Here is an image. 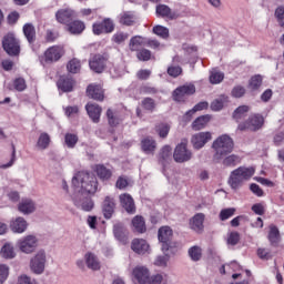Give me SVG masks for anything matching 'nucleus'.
Segmentation results:
<instances>
[{
    "label": "nucleus",
    "mask_w": 284,
    "mask_h": 284,
    "mask_svg": "<svg viewBox=\"0 0 284 284\" xmlns=\"http://www.w3.org/2000/svg\"><path fill=\"white\" fill-rule=\"evenodd\" d=\"M72 185L79 194H94L99 187V182L93 174L80 171L73 176Z\"/></svg>",
    "instance_id": "obj_1"
},
{
    "label": "nucleus",
    "mask_w": 284,
    "mask_h": 284,
    "mask_svg": "<svg viewBox=\"0 0 284 284\" xmlns=\"http://www.w3.org/2000/svg\"><path fill=\"white\" fill-rule=\"evenodd\" d=\"M212 148L214 150L213 159L214 161H222L227 154H232L234 151V140L227 134L220 135L215 141H213Z\"/></svg>",
    "instance_id": "obj_2"
},
{
    "label": "nucleus",
    "mask_w": 284,
    "mask_h": 284,
    "mask_svg": "<svg viewBox=\"0 0 284 284\" xmlns=\"http://www.w3.org/2000/svg\"><path fill=\"white\" fill-rule=\"evenodd\" d=\"M254 172H256L254 166H240L233 170L229 179V184L232 190H239V187H242L245 181H250L254 176Z\"/></svg>",
    "instance_id": "obj_3"
},
{
    "label": "nucleus",
    "mask_w": 284,
    "mask_h": 284,
    "mask_svg": "<svg viewBox=\"0 0 284 284\" xmlns=\"http://www.w3.org/2000/svg\"><path fill=\"white\" fill-rule=\"evenodd\" d=\"M2 48L9 57H19L21 53V42L12 33L3 37Z\"/></svg>",
    "instance_id": "obj_4"
},
{
    "label": "nucleus",
    "mask_w": 284,
    "mask_h": 284,
    "mask_svg": "<svg viewBox=\"0 0 284 284\" xmlns=\"http://www.w3.org/2000/svg\"><path fill=\"white\" fill-rule=\"evenodd\" d=\"M265 125V118L261 114L251 115L247 121L239 124L237 130L241 132H245V130H251V132H257Z\"/></svg>",
    "instance_id": "obj_5"
},
{
    "label": "nucleus",
    "mask_w": 284,
    "mask_h": 284,
    "mask_svg": "<svg viewBox=\"0 0 284 284\" xmlns=\"http://www.w3.org/2000/svg\"><path fill=\"white\" fill-rule=\"evenodd\" d=\"M45 263H48V255H45V251H38L30 261L31 272H33V274H43V272H45Z\"/></svg>",
    "instance_id": "obj_6"
},
{
    "label": "nucleus",
    "mask_w": 284,
    "mask_h": 284,
    "mask_svg": "<svg viewBox=\"0 0 284 284\" xmlns=\"http://www.w3.org/2000/svg\"><path fill=\"white\" fill-rule=\"evenodd\" d=\"M114 20L110 18H104L101 22H95L92 26L93 34L98 37L100 34H111V32H114Z\"/></svg>",
    "instance_id": "obj_7"
},
{
    "label": "nucleus",
    "mask_w": 284,
    "mask_h": 284,
    "mask_svg": "<svg viewBox=\"0 0 284 284\" xmlns=\"http://www.w3.org/2000/svg\"><path fill=\"white\" fill-rule=\"evenodd\" d=\"M39 245V240L34 235H27L18 241V247L24 254H32Z\"/></svg>",
    "instance_id": "obj_8"
},
{
    "label": "nucleus",
    "mask_w": 284,
    "mask_h": 284,
    "mask_svg": "<svg viewBox=\"0 0 284 284\" xmlns=\"http://www.w3.org/2000/svg\"><path fill=\"white\" fill-rule=\"evenodd\" d=\"M65 54V50L61 45L50 47L43 55L44 63H57L61 57Z\"/></svg>",
    "instance_id": "obj_9"
},
{
    "label": "nucleus",
    "mask_w": 284,
    "mask_h": 284,
    "mask_svg": "<svg viewBox=\"0 0 284 284\" xmlns=\"http://www.w3.org/2000/svg\"><path fill=\"white\" fill-rule=\"evenodd\" d=\"M173 159L176 163H185L192 159V151L187 150V143L182 142L176 145Z\"/></svg>",
    "instance_id": "obj_10"
},
{
    "label": "nucleus",
    "mask_w": 284,
    "mask_h": 284,
    "mask_svg": "<svg viewBox=\"0 0 284 284\" xmlns=\"http://www.w3.org/2000/svg\"><path fill=\"white\" fill-rule=\"evenodd\" d=\"M108 63V55L95 54L89 60V67L97 74H101L105 70Z\"/></svg>",
    "instance_id": "obj_11"
},
{
    "label": "nucleus",
    "mask_w": 284,
    "mask_h": 284,
    "mask_svg": "<svg viewBox=\"0 0 284 284\" xmlns=\"http://www.w3.org/2000/svg\"><path fill=\"white\" fill-rule=\"evenodd\" d=\"M173 232L170 226H162L159 230L158 239L162 243V252L170 250V243L172 242Z\"/></svg>",
    "instance_id": "obj_12"
},
{
    "label": "nucleus",
    "mask_w": 284,
    "mask_h": 284,
    "mask_svg": "<svg viewBox=\"0 0 284 284\" xmlns=\"http://www.w3.org/2000/svg\"><path fill=\"white\" fill-rule=\"evenodd\" d=\"M196 92V87L194 84H184L182 87L176 88L173 91L174 101H185V97H190Z\"/></svg>",
    "instance_id": "obj_13"
},
{
    "label": "nucleus",
    "mask_w": 284,
    "mask_h": 284,
    "mask_svg": "<svg viewBox=\"0 0 284 284\" xmlns=\"http://www.w3.org/2000/svg\"><path fill=\"white\" fill-rule=\"evenodd\" d=\"M134 281L139 284H148L150 278V268L146 266H135L132 272Z\"/></svg>",
    "instance_id": "obj_14"
},
{
    "label": "nucleus",
    "mask_w": 284,
    "mask_h": 284,
    "mask_svg": "<svg viewBox=\"0 0 284 284\" xmlns=\"http://www.w3.org/2000/svg\"><path fill=\"white\" fill-rule=\"evenodd\" d=\"M192 144L195 150H201V148L205 146L207 141H212V133L211 132H200L192 136Z\"/></svg>",
    "instance_id": "obj_15"
},
{
    "label": "nucleus",
    "mask_w": 284,
    "mask_h": 284,
    "mask_svg": "<svg viewBox=\"0 0 284 284\" xmlns=\"http://www.w3.org/2000/svg\"><path fill=\"white\" fill-rule=\"evenodd\" d=\"M84 263L89 270H92V272H99V270H101V261L97 254L92 252H87L84 254Z\"/></svg>",
    "instance_id": "obj_16"
},
{
    "label": "nucleus",
    "mask_w": 284,
    "mask_h": 284,
    "mask_svg": "<svg viewBox=\"0 0 284 284\" xmlns=\"http://www.w3.org/2000/svg\"><path fill=\"white\" fill-rule=\"evenodd\" d=\"M205 223V214L203 213H196L191 220H190V227L193 230V232H196L197 234L203 233Z\"/></svg>",
    "instance_id": "obj_17"
},
{
    "label": "nucleus",
    "mask_w": 284,
    "mask_h": 284,
    "mask_svg": "<svg viewBox=\"0 0 284 284\" xmlns=\"http://www.w3.org/2000/svg\"><path fill=\"white\" fill-rule=\"evenodd\" d=\"M131 250L135 252V254H149L150 253V244L148 241L143 239H134L131 242Z\"/></svg>",
    "instance_id": "obj_18"
},
{
    "label": "nucleus",
    "mask_w": 284,
    "mask_h": 284,
    "mask_svg": "<svg viewBox=\"0 0 284 284\" xmlns=\"http://www.w3.org/2000/svg\"><path fill=\"white\" fill-rule=\"evenodd\" d=\"M87 94L90 99H93L94 101H103V99H105L103 87L99 84H90L87 88Z\"/></svg>",
    "instance_id": "obj_19"
},
{
    "label": "nucleus",
    "mask_w": 284,
    "mask_h": 284,
    "mask_svg": "<svg viewBox=\"0 0 284 284\" xmlns=\"http://www.w3.org/2000/svg\"><path fill=\"white\" fill-rule=\"evenodd\" d=\"M120 203L128 214H134L136 206L134 205V199L132 195L124 193L120 195Z\"/></svg>",
    "instance_id": "obj_20"
},
{
    "label": "nucleus",
    "mask_w": 284,
    "mask_h": 284,
    "mask_svg": "<svg viewBox=\"0 0 284 284\" xmlns=\"http://www.w3.org/2000/svg\"><path fill=\"white\" fill-rule=\"evenodd\" d=\"M55 19L58 23H62L63 26H69L70 21L74 19V12L70 9H60L55 13Z\"/></svg>",
    "instance_id": "obj_21"
},
{
    "label": "nucleus",
    "mask_w": 284,
    "mask_h": 284,
    "mask_svg": "<svg viewBox=\"0 0 284 284\" xmlns=\"http://www.w3.org/2000/svg\"><path fill=\"white\" fill-rule=\"evenodd\" d=\"M155 12L158 17H162V19H170L171 21L174 19H179V14L173 12L172 9L168 7V4H158Z\"/></svg>",
    "instance_id": "obj_22"
},
{
    "label": "nucleus",
    "mask_w": 284,
    "mask_h": 284,
    "mask_svg": "<svg viewBox=\"0 0 284 284\" xmlns=\"http://www.w3.org/2000/svg\"><path fill=\"white\" fill-rule=\"evenodd\" d=\"M114 207H116V203H114V197L105 196L102 203V212L104 219H112V214H114Z\"/></svg>",
    "instance_id": "obj_23"
},
{
    "label": "nucleus",
    "mask_w": 284,
    "mask_h": 284,
    "mask_svg": "<svg viewBox=\"0 0 284 284\" xmlns=\"http://www.w3.org/2000/svg\"><path fill=\"white\" fill-rule=\"evenodd\" d=\"M85 110H87L90 119L93 121V123H99V121H101L102 109L99 104L88 103L85 105Z\"/></svg>",
    "instance_id": "obj_24"
},
{
    "label": "nucleus",
    "mask_w": 284,
    "mask_h": 284,
    "mask_svg": "<svg viewBox=\"0 0 284 284\" xmlns=\"http://www.w3.org/2000/svg\"><path fill=\"white\" fill-rule=\"evenodd\" d=\"M10 229L16 234H23L28 230V221L23 217H17L16 220H12L10 223Z\"/></svg>",
    "instance_id": "obj_25"
},
{
    "label": "nucleus",
    "mask_w": 284,
    "mask_h": 284,
    "mask_svg": "<svg viewBox=\"0 0 284 284\" xmlns=\"http://www.w3.org/2000/svg\"><path fill=\"white\" fill-rule=\"evenodd\" d=\"M18 210L21 212V214H32L34 210H37V206L34 205V202L30 199H22L21 202L18 204Z\"/></svg>",
    "instance_id": "obj_26"
},
{
    "label": "nucleus",
    "mask_w": 284,
    "mask_h": 284,
    "mask_svg": "<svg viewBox=\"0 0 284 284\" xmlns=\"http://www.w3.org/2000/svg\"><path fill=\"white\" fill-rule=\"evenodd\" d=\"M75 205L77 207H81L84 212H91L94 207V202H92V199L89 196H84L81 199V196H78L75 199Z\"/></svg>",
    "instance_id": "obj_27"
},
{
    "label": "nucleus",
    "mask_w": 284,
    "mask_h": 284,
    "mask_svg": "<svg viewBox=\"0 0 284 284\" xmlns=\"http://www.w3.org/2000/svg\"><path fill=\"white\" fill-rule=\"evenodd\" d=\"M59 90L62 92H72V88H74V80L70 77L62 75L58 81Z\"/></svg>",
    "instance_id": "obj_28"
},
{
    "label": "nucleus",
    "mask_w": 284,
    "mask_h": 284,
    "mask_svg": "<svg viewBox=\"0 0 284 284\" xmlns=\"http://www.w3.org/2000/svg\"><path fill=\"white\" fill-rule=\"evenodd\" d=\"M132 227L134 232H138L139 234H144L146 232L148 227L145 226V219L141 215H136L132 220Z\"/></svg>",
    "instance_id": "obj_29"
},
{
    "label": "nucleus",
    "mask_w": 284,
    "mask_h": 284,
    "mask_svg": "<svg viewBox=\"0 0 284 284\" xmlns=\"http://www.w3.org/2000/svg\"><path fill=\"white\" fill-rule=\"evenodd\" d=\"M106 119H108L109 125H111L112 128H115V125H119V123L123 121L119 111L112 110V109L106 110Z\"/></svg>",
    "instance_id": "obj_30"
},
{
    "label": "nucleus",
    "mask_w": 284,
    "mask_h": 284,
    "mask_svg": "<svg viewBox=\"0 0 284 284\" xmlns=\"http://www.w3.org/2000/svg\"><path fill=\"white\" fill-rule=\"evenodd\" d=\"M23 34L29 43H34L37 41V29L32 23H26L23 26Z\"/></svg>",
    "instance_id": "obj_31"
},
{
    "label": "nucleus",
    "mask_w": 284,
    "mask_h": 284,
    "mask_svg": "<svg viewBox=\"0 0 284 284\" xmlns=\"http://www.w3.org/2000/svg\"><path fill=\"white\" fill-rule=\"evenodd\" d=\"M95 173L101 181H110L112 179V170L103 164L95 165Z\"/></svg>",
    "instance_id": "obj_32"
},
{
    "label": "nucleus",
    "mask_w": 284,
    "mask_h": 284,
    "mask_svg": "<svg viewBox=\"0 0 284 284\" xmlns=\"http://www.w3.org/2000/svg\"><path fill=\"white\" fill-rule=\"evenodd\" d=\"M158 159L161 165H165V163H170V161H172V148L170 145L163 146L159 153Z\"/></svg>",
    "instance_id": "obj_33"
},
{
    "label": "nucleus",
    "mask_w": 284,
    "mask_h": 284,
    "mask_svg": "<svg viewBox=\"0 0 284 284\" xmlns=\"http://www.w3.org/2000/svg\"><path fill=\"white\" fill-rule=\"evenodd\" d=\"M141 149L145 154H152L156 150V141L152 138H144L141 141Z\"/></svg>",
    "instance_id": "obj_34"
},
{
    "label": "nucleus",
    "mask_w": 284,
    "mask_h": 284,
    "mask_svg": "<svg viewBox=\"0 0 284 284\" xmlns=\"http://www.w3.org/2000/svg\"><path fill=\"white\" fill-rule=\"evenodd\" d=\"M119 23L121 26H133L136 23V18L130 11H124L119 16Z\"/></svg>",
    "instance_id": "obj_35"
},
{
    "label": "nucleus",
    "mask_w": 284,
    "mask_h": 284,
    "mask_svg": "<svg viewBox=\"0 0 284 284\" xmlns=\"http://www.w3.org/2000/svg\"><path fill=\"white\" fill-rule=\"evenodd\" d=\"M68 30L71 34H81L85 30V23L80 20L72 21L68 24Z\"/></svg>",
    "instance_id": "obj_36"
},
{
    "label": "nucleus",
    "mask_w": 284,
    "mask_h": 284,
    "mask_svg": "<svg viewBox=\"0 0 284 284\" xmlns=\"http://www.w3.org/2000/svg\"><path fill=\"white\" fill-rule=\"evenodd\" d=\"M239 163H241V156L236 154L226 155L222 161L224 168H235Z\"/></svg>",
    "instance_id": "obj_37"
},
{
    "label": "nucleus",
    "mask_w": 284,
    "mask_h": 284,
    "mask_svg": "<svg viewBox=\"0 0 284 284\" xmlns=\"http://www.w3.org/2000/svg\"><path fill=\"white\" fill-rule=\"evenodd\" d=\"M210 119H212V116L210 115H202L197 118L192 124L193 130L195 131L203 130V128H205V125L210 123Z\"/></svg>",
    "instance_id": "obj_38"
},
{
    "label": "nucleus",
    "mask_w": 284,
    "mask_h": 284,
    "mask_svg": "<svg viewBox=\"0 0 284 284\" xmlns=\"http://www.w3.org/2000/svg\"><path fill=\"white\" fill-rule=\"evenodd\" d=\"M247 112H250V106L247 105L239 106L233 113V119L239 123L240 121H243V119L247 116Z\"/></svg>",
    "instance_id": "obj_39"
},
{
    "label": "nucleus",
    "mask_w": 284,
    "mask_h": 284,
    "mask_svg": "<svg viewBox=\"0 0 284 284\" xmlns=\"http://www.w3.org/2000/svg\"><path fill=\"white\" fill-rule=\"evenodd\" d=\"M50 134L43 132L40 134L37 145L39 148V150H48V148H50Z\"/></svg>",
    "instance_id": "obj_40"
},
{
    "label": "nucleus",
    "mask_w": 284,
    "mask_h": 284,
    "mask_svg": "<svg viewBox=\"0 0 284 284\" xmlns=\"http://www.w3.org/2000/svg\"><path fill=\"white\" fill-rule=\"evenodd\" d=\"M189 256L191 261L197 262L203 258V248L201 246H192L189 248Z\"/></svg>",
    "instance_id": "obj_41"
},
{
    "label": "nucleus",
    "mask_w": 284,
    "mask_h": 284,
    "mask_svg": "<svg viewBox=\"0 0 284 284\" xmlns=\"http://www.w3.org/2000/svg\"><path fill=\"white\" fill-rule=\"evenodd\" d=\"M67 69L71 74H78V72H81V61L77 58L72 59L68 62Z\"/></svg>",
    "instance_id": "obj_42"
},
{
    "label": "nucleus",
    "mask_w": 284,
    "mask_h": 284,
    "mask_svg": "<svg viewBox=\"0 0 284 284\" xmlns=\"http://www.w3.org/2000/svg\"><path fill=\"white\" fill-rule=\"evenodd\" d=\"M64 143L67 148L73 149L77 146V143H79V135L74 133H65L64 135Z\"/></svg>",
    "instance_id": "obj_43"
},
{
    "label": "nucleus",
    "mask_w": 284,
    "mask_h": 284,
    "mask_svg": "<svg viewBox=\"0 0 284 284\" xmlns=\"http://www.w3.org/2000/svg\"><path fill=\"white\" fill-rule=\"evenodd\" d=\"M125 226L123 225V223H116L113 226V234L115 236V239H118V241H123V239H125Z\"/></svg>",
    "instance_id": "obj_44"
},
{
    "label": "nucleus",
    "mask_w": 284,
    "mask_h": 284,
    "mask_svg": "<svg viewBox=\"0 0 284 284\" xmlns=\"http://www.w3.org/2000/svg\"><path fill=\"white\" fill-rule=\"evenodd\" d=\"M1 254L3 258H14V256H17V253H14V246H12L10 243L2 246Z\"/></svg>",
    "instance_id": "obj_45"
},
{
    "label": "nucleus",
    "mask_w": 284,
    "mask_h": 284,
    "mask_svg": "<svg viewBox=\"0 0 284 284\" xmlns=\"http://www.w3.org/2000/svg\"><path fill=\"white\" fill-rule=\"evenodd\" d=\"M141 105L146 112H154V110H156V102L152 98H144Z\"/></svg>",
    "instance_id": "obj_46"
},
{
    "label": "nucleus",
    "mask_w": 284,
    "mask_h": 284,
    "mask_svg": "<svg viewBox=\"0 0 284 284\" xmlns=\"http://www.w3.org/2000/svg\"><path fill=\"white\" fill-rule=\"evenodd\" d=\"M141 45H143L142 37L135 36V37L131 38L130 43H129V48H130L131 52L139 51V48H141Z\"/></svg>",
    "instance_id": "obj_47"
},
{
    "label": "nucleus",
    "mask_w": 284,
    "mask_h": 284,
    "mask_svg": "<svg viewBox=\"0 0 284 284\" xmlns=\"http://www.w3.org/2000/svg\"><path fill=\"white\" fill-rule=\"evenodd\" d=\"M153 33L161 37V39H168L170 37V29L163 26H155L153 28Z\"/></svg>",
    "instance_id": "obj_48"
},
{
    "label": "nucleus",
    "mask_w": 284,
    "mask_h": 284,
    "mask_svg": "<svg viewBox=\"0 0 284 284\" xmlns=\"http://www.w3.org/2000/svg\"><path fill=\"white\" fill-rule=\"evenodd\" d=\"M281 234L278 232V227L271 225L270 226V233H268V240L274 245V243H278Z\"/></svg>",
    "instance_id": "obj_49"
},
{
    "label": "nucleus",
    "mask_w": 284,
    "mask_h": 284,
    "mask_svg": "<svg viewBox=\"0 0 284 284\" xmlns=\"http://www.w3.org/2000/svg\"><path fill=\"white\" fill-rule=\"evenodd\" d=\"M234 214H236V209L234 207L223 209L219 215L220 221H227V219H232Z\"/></svg>",
    "instance_id": "obj_50"
},
{
    "label": "nucleus",
    "mask_w": 284,
    "mask_h": 284,
    "mask_svg": "<svg viewBox=\"0 0 284 284\" xmlns=\"http://www.w3.org/2000/svg\"><path fill=\"white\" fill-rule=\"evenodd\" d=\"M223 79H225V75L223 74V72H220L216 70L211 71L210 83H212V84L221 83V81H223Z\"/></svg>",
    "instance_id": "obj_51"
},
{
    "label": "nucleus",
    "mask_w": 284,
    "mask_h": 284,
    "mask_svg": "<svg viewBox=\"0 0 284 284\" xmlns=\"http://www.w3.org/2000/svg\"><path fill=\"white\" fill-rule=\"evenodd\" d=\"M13 88H14V90H17V92H23L28 88V84L26 83V79H23V78L14 79Z\"/></svg>",
    "instance_id": "obj_52"
},
{
    "label": "nucleus",
    "mask_w": 284,
    "mask_h": 284,
    "mask_svg": "<svg viewBox=\"0 0 284 284\" xmlns=\"http://www.w3.org/2000/svg\"><path fill=\"white\" fill-rule=\"evenodd\" d=\"M10 276V267L6 264H0V284H4Z\"/></svg>",
    "instance_id": "obj_53"
},
{
    "label": "nucleus",
    "mask_w": 284,
    "mask_h": 284,
    "mask_svg": "<svg viewBox=\"0 0 284 284\" xmlns=\"http://www.w3.org/2000/svg\"><path fill=\"white\" fill-rule=\"evenodd\" d=\"M250 88L251 90H258L261 85H263V77L261 75H254L250 80Z\"/></svg>",
    "instance_id": "obj_54"
},
{
    "label": "nucleus",
    "mask_w": 284,
    "mask_h": 284,
    "mask_svg": "<svg viewBox=\"0 0 284 284\" xmlns=\"http://www.w3.org/2000/svg\"><path fill=\"white\" fill-rule=\"evenodd\" d=\"M181 74H183V68L174 65L168 68L169 77H173V79H176V77H181Z\"/></svg>",
    "instance_id": "obj_55"
},
{
    "label": "nucleus",
    "mask_w": 284,
    "mask_h": 284,
    "mask_svg": "<svg viewBox=\"0 0 284 284\" xmlns=\"http://www.w3.org/2000/svg\"><path fill=\"white\" fill-rule=\"evenodd\" d=\"M223 105H225V99H216L211 103V110H213V112H219L223 110Z\"/></svg>",
    "instance_id": "obj_56"
},
{
    "label": "nucleus",
    "mask_w": 284,
    "mask_h": 284,
    "mask_svg": "<svg viewBox=\"0 0 284 284\" xmlns=\"http://www.w3.org/2000/svg\"><path fill=\"white\" fill-rule=\"evenodd\" d=\"M275 19L277 20L280 28H284V7H278L275 10Z\"/></svg>",
    "instance_id": "obj_57"
},
{
    "label": "nucleus",
    "mask_w": 284,
    "mask_h": 284,
    "mask_svg": "<svg viewBox=\"0 0 284 284\" xmlns=\"http://www.w3.org/2000/svg\"><path fill=\"white\" fill-rule=\"evenodd\" d=\"M156 132L159 133V136H161V139H165V136L170 134V125L163 123L159 124L156 126Z\"/></svg>",
    "instance_id": "obj_58"
},
{
    "label": "nucleus",
    "mask_w": 284,
    "mask_h": 284,
    "mask_svg": "<svg viewBox=\"0 0 284 284\" xmlns=\"http://www.w3.org/2000/svg\"><path fill=\"white\" fill-rule=\"evenodd\" d=\"M139 61H150L152 59V52L148 49H142L136 54Z\"/></svg>",
    "instance_id": "obj_59"
},
{
    "label": "nucleus",
    "mask_w": 284,
    "mask_h": 284,
    "mask_svg": "<svg viewBox=\"0 0 284 284\" xmlns=\"http://www.w3.org/2000/svg\"><path fill=\"white\" fill-rule=\"evenodd\" d=\"M129 37L130 36L128 33L119 31L113 36L112 40L114 43H123L124 41H128Z\"/></svg>",
    "instance_id": "obj_60"
},
{
    "label": "nucleus",
    "mask_w": 284,
    "mask_h": 284,
    "mask_svg": "<svg viewBox=\"0 0 284 284\" xmlns=\"http://www.w3.org/2000/svg\"><path fill=\"white\" fill-rule=\"evenodd\" d=\"M207 102L197 103L191 111L186 112V116H192L195 112H201V110H207Z\"/></svg>",
    "instance_id": "obj_61"
},
{
    "label": "nucleus",
    "mask_w": 284,
    "mask_h": 284,
    "mask_svg": "<svg viewBox=\"0 0 284 284\" xmlns=\"http://www.w3.org/2000/svg\"><path fill=\"white\" fill-rule=\"evenodd\" d=\"M257 256L262 261H270V258H272V252H270L267 248H258Z\"/></svg>",
    "instance_id": "obj_62"
},
{
    "label": "nucleus",
    "mask_w": 284,
    "mask_h": 284,
    "mask_svg": "<svg viewBox=\"0 0 284 284\" xmlns=\"http://www.w3.org/2000/svg\"><path fill=\"white\" fill-rule=\"evenodd\" d=\"M251 210L254 214H257V216H263V214H265V205H263V203L253 204Z\"/></svg>",
    "instance_id": "obj_63"
},
{
    "label": "nucleus",
    "mask_w": 284,
    "mask_h": 284,
    "mask_svg": "<svg viewBox=\"0 0 284 284\" xmlns=\"http://www.w3.org/2000/svg\"><path fill=\"white\" fill-rule=\"evenodd\" d=\"M64 114L68 118L77 116V114H79V106H77V105L65 106L64 108Z\"/></svg>",
    "instance_id": "obj_64"
}]
</instances>
